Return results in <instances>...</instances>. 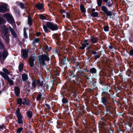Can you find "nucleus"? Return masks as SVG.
I'll use <instances>...</instances> for the list:
<instances>
[{"instance_id": "7ed1b4c3", "label": "nucleus", "mask_w": 133, "mask_h": 133, "mask_svg": "<svg viewBox=\"0 0 133 133\" xmlns=\"http://www.w3.org/2000/svg\"><path fill=\"white\" fill-rule=\"evenodd\" d=\"M43 28L45 32L48 33L49 31L48 28L51 31H54L58 30L59 27L57 24L53 22L48 21L46 22V25H43Z\"/></svg>"}, {"instance_id": "9d476101", "label": "nucleus", "mask_w": 133, "mask_h": 133, "mask_svg": "<svg viewBox=\"0 0 133 133\" xmlns=\"http://www.w3.org/2000/svg\"><path fill=\"white\" fill-rule=\"evenodd\" d=\"M21 52L22 57L23 58L25 59H27L28 57L29 49H22Z\"/></svg>"}, {"instance_id": "e2e57ef3", "label": "nucleus", "mask_w": 133, "mask_h": 133, "mask_svg": "<svg viewBox=\"0 0 133 133\" xmlns=\"http://www.w3.org/2000/svg\"><path fill=\"white\" fill-rule=\"evenodd\" d=\"M4 126V124H2L1 125H0V129H2L3 130L4 129H3V127ZM0 131H2V130H0Z\"/></svg>"}, {"instance_id": "2f4dec72", "label": "nucleus", "mask_w": 133, "mask_h": 133, "mask_svg": "<svg viewBox=\"0 0 133 133\" xmlns=\"http://www.w3.org/2000/svg\"><path fill=\"white\" fill-rule=\"evenodd\" d=\"M2 70L4 72V73L7 75H9L10 74V72L6 68H4Z\"/></svg>"}, {"instance_id": "5701e85b", "label": "nucleus", "mask_w": 133, "mask_h": 133, "mask_svg": "<svg viewBox=\"0 0 133 133\" xmlns=\"http://www.w3.org/2000/svg\"><path fill=\"white\" fill-rule=\"evenodd\" d=\"M10 30L11 34L13 36L14 38L16 37H17V34H16L15 30L11 28H10Z\"/></svg>"}, {"instance_id": "de8ad7c7", "label": "nucleus", "mask_w": 133, "mask_h": 133, "mask_svg": "<svg viewBox=\"0 0 133 133\" xmlns=\"http://www.w3.org/2000/svg\"><path fill=\"white\" fill-rule=\"evenodd\" d=\"M26 103V104L27 105H30V100L28 98L27 100L25 101Z\"/></svg>"}, {"instance_id": "37998d69", "label": "nucleus", "mask_w": 133, "mask_h": 133, "mask_svg": "<svg viewBox=\"0 0 133 133\" xmlns=\"http://www.w3.org/2000/svg\"><path fill=\"white\" fill-rule=\"evenodd\" d=\"M5 40L6 43L8 44L9 42V36L5 37Z\"/></svg>"}, {"instance_id": "6e6552de", "label": "nucleus", "mask_w": 133, "mask_h": 133, "mask_svg": "<svg viewBox=\"0 0 133 133\" xmlns=\"http://www.w3.org/2000/svg\"><path fill=\"white\" fill-rule=\"evenodd\" d=\"M69 74L71 78H75V79L73 80V82L75 83V84H77L80 85L81 83V82H77V78L78 77V75H77V73L75 72V70L74 71L71 70L70 69L68 71Z\"/></svg>"}, {"instance_id": "c03bdc74", "label": "nucleus", "mask_w": 133, "mask_h": 133, "mask_svg": "<svg viewBox=\"0 0 133 133\" xmlns=\"http://www.w3.org/2000/svg\"><path fill=\"white\" fill-rule=\"evenodd\" d=\"M8 81L9 83V84L10 86H12L14 85V82L13 81L10 79Z\"/></svg>"}, {"instance_id": "0e129e2a", "label": "nucleus", "mask_w": 133, "mask_h": 133, "mask_svg": "<svg viewBox=\"0 0 133 133\" xmlns=\"http://www.w3.org/2000/svg\"><path fill=\"white\" fill-rule=\"evenodd\" d=\"M41 34V33L40 32H37L36 33V35L38 37Z\"/></svg>"}, {"instance_id": "a18cd8bd", "label": "nucleus", "mask_w": 133, "mask_h": 133, "mask_svg": "<svg viewBox=\"0 0 133 133\" xmlns=\"http://www.w3.org/2000/svg\"><path fill=\"white\" fill-rule=\"evenodd\" d=\"M0 74L1 75L2 77H3L4 78L5 77V76L6 75H7L6 74H5L2 71L0 72Z\"/></svg>"}, {"instance_id": "20e7f679", "label": "nucleus", "mask_w": 133, "mask_h": 133, "mask_svg": "<svg viewBox=\"0 0 133 133\" xmlns=\"http://www.w3.org/2000/svg\"><path fill=\"white\" fill-rule=\"evenodd\" d=\"M32 81L31 87L30 83H29L28 84L27 88H30L31 90H33V89L36 88L37 87V89H39V87L43 86V81H41L39 79L36 80L35 78H34L32 79Z\"/></svg>"}, {"instance_id": "49530a36", "label": "nucleus", "mask_w": 133, "mask_h": 133, "mask_svg": "<svg viewBox=\"0 0 133 133\" xmlns=\"http://www.w3.org/2000/svg\"><path fill=\"white\" fill-rule=\"evenodd\" d=\"M19 5L20 6L21 8L22 9H24V4L20 2L19 3Z\"/></svg>"}, {"instance_id": "393cba45", "label": "nucleus", "mask_w": 133, "mask_h": 133, "mask_svg": "<svg viewBox=\"0 0 133 133\" xmlns=\"http://www.w3.org/2000/svg\"><path fill=\"white\" fill-rule=\"evenodd\" d=\"M26 114L27 116L30 119L32 118L33 115V113L32 111L28 110L26 112Z\"/></svg>"}, {"instance_id": "603ef678", "label": "nucleus", "mask_w": 133, "mask_h": 133, "mask_svg": "<svg viewBox=\"0 0 133 133\" xmlns=\"http://www.w3.org/2000/svg\"><path fill=\"white\" fill-rule=\"evenodd\" d=\"M129 54L130 56H133V49L130 50Z\"/></svg>"}, {"instance_id": "1a4fd4ad", "label": "nucleus", "mask_w": 133, "mask_h": 133, "mask_svg": "<svg viewBox=\"0 0 133 133\" xmlns=\"http://www.w3.org/2000/svg\"><path fill=\"white\" fill-rule=\"evenodd\" d=\"M16 117L17 118L18 123L19 124H23V121L22 119L23 117L20 112V109L19 107L17 108L16 111Z\"/></svg>"}, {"instance_id": "680f3d73", "label": "nucleus", "mask_w": 133, "mask_h": 133, "mask_svg": "<svg viewBox=\"0 0 133 133\" xmlns=\"http://www.w3.org/2000/svg\"><path fill=\"white\" fill-rule=\"evenodd\" d=\"M91 52H92V54H94V55H95L96 54H97V52L96 51H94V50H92L91 51Z\"/></svg>"}, {"instance_id": "5fc2aeb1", "label": "nucleus", "mask_w": 133, "mask_h": 133, "mask_svg": "<svg viewBox=\"0 0 133 133\" xmlns=\"http://www.w3.org/2000/svg\"><path fill=\"white\" fill-rule=\"evenodd\" d=\"M14 10L15 13L18 15H19V10L18 9H14Z\"/></svg>"}, {"instance_id": "72a5a7b5", "label": "nucleus", "mask_w": 133, "mask_h": 133, "mask_svg": "<svg viewBox=\"0 0 133 133\" xmlns=\"http://www.w3.org/2000/svg\"><path fill=\"white\" fill-rule=\"evenodd\" d=\"M26 29L24 28L23 29L24 30V33H23V35L24 38L25 39H26L28 38V36L27 35V34L26 31Z\"/></svg>"}, {"instance_id": "7c9ffc66", "label": "nucleus", "mask_w": 133, "mask_h": 133, "mask_svg": "<svg viewBox=\"0 0 133 133\" xmlns=\"http://www.w3.org/2000/svg\"><path fill=\"white\" fill-rule=\"evenodd\" d=\"M22 98H20L17 99V104L20 105L19 106V107H21L22 104Z\"/></svg>"}, {"instance_id": "c756f323", "label": "nucleus", "mask_w": 133, "mask_h": 133, "mask_svg": "<svg viewBox=\"0 0 133 133\" xmlns=\"http://www.w3.org/2000/svg\"><path fill=\"white\" fill-rule=\"evenodd\" d=\"M94 48H95V50L96 51H97L101 48V45L99 44H97L96 45H94Z\"/></svg>"}, {"instance_id": "4be33fe9", "label": "nucleus", "mask_w": 133, "mask_h": 133, "mask_svg": "<svg viewBox=\"0 0 133 133\" xmlns=\"http://www.w3.org/2000/svg\"><path fill=\"white\" fill-rule=\"evenodd\" d=\"M35 60V59L32 57H31L29 59V63L30 67H32L33 66Z\"/></svg>"}, {"instance_id": "79ce46f5", "label": "nucleus", "mask_w": 133, "mask_h": 133, "mask_svg": "<svg viewBox=\"0 0 133 133\" xmlns=\"http://www.w3.org/2000/svg\"><path fill=\"white\" fill-rule=\"evenodd\" d=\"M40 41V39L39 38H36L34 40L33 43L35 44V43H38Z\"/></svg>"}, {"instance_id": "09e8293b", "label": "nucleus", "mask_w": 133, "mask_h": 133, "mask_svg": "<svg viewBox=\"0 0 133 133\" xmlns=\"http://www.w3.org/2000/svg\"><path fill=\"white\" fill-rule=\"evenodd\" d=\"M44 48L46 50L48 51H49V50H51V49H49L48 46L47 45H45L44 46ZM50 48L51 49V48L50 47Z\"/></svg>"}, {"instance_id": "dca6fc26", "label": "nucleus", "mask_w": 133, "mask_h": 133, "mask_svg": "<svg viewBox=\"0 0 133 133\" xmlns=\"http://www.w3.org/2000/svg\"><path fill=\"white\" fill-rule=\"evenodd\" d=\"M36 8H37L38 10H42L40 11L41 12H42L44 11V8L43 6V5L40 3H38L36 6Z\"/></svg>"}, {"instance_id": "c85d7f7f", "label": "nucleus", "mask_w": 133, "mask_h": 133, "mask_svg": "<svg viewBox=\"0 0 133 133\" xmlns=\"http://www.w3.org/2000/svg\"><path fill=\"white\" fill-rule=\"evenodd\" d=\"M91 16L93 17H97L98 15V13L97 12H94L91 14Z\"/></svg>"}, {"instance_id": "9b49d317", "label": "nucleus", "mask_w": 133, "mask_h": 133, "mask_svg": "<svg viewBox=\"0 0 133 133\" xmlns=\"http://www.w3.org/2000/svg\"><path fill=\"white\" fill-rule=\"evenodd\" d=\"M4 16L10 23H14V21L13 17L9 14H5Z\"/></svg>"}, {"instance_id": "8fccbe9b", "label": "nucleus", "mask_w": 133, "mask_h": 133, "mask_svg": "<svg viewBox=\"0 0 133 133\" xmlns=\"http://www.w3.org/2000/svg\"><path fill=\"white\" fill-rule=\"evenodd\" d=\"M94 59L95 60H97V58H99L100 57V55H94Z\"/></svg>"}, {"instance_id": "e433bc0d", "label": "nucleus", "mask_w": 133, "mask_h": 133, "mask_svg": "<svg viewBox=\"0 0 133 133\" xmlns=\"http://www.w3.org/2000/svg\"><path fill=\"white\" fill-rule=\"evenodd\" d=\"M40 18L41 20H45L46 19V17L44 16L43 14H40L39 15Z\"/></svg>"}, {"instance_id": "bf43d9fd", "label": "nucleus", "mask_w": 133, "mask_h": 133, "mask_svg": "<svg viewBox=\"0 0 133 133\" xmlns=\"http://www.w3.org/2000/svg\"><path fill=\"white\" fill-rule=\"evenodd\" d=\"M1 46L2 48H3L4 47V45L3 44L2 42H0V46Z\"/></svg>"}, {"instance_id": "69168bd1", "label": "nucleus", "mask_w": 133, "mask_h": 133, "mask_svg": "<svg viewBox=\"0 0 133 133\" xmlns=\"http://www.w3.org/2000/svg\"><path fill=\"white\" fill-rule=\"evenodd\" d=\"M113 48V47L110 44V45L108 46V49H111Z\"/></svg>"}, {"instance_id": "a211bd4d", "label": "nucleus", "mask_w": 133, "mask_h": 133, "mask_svg": "<svg viewBox=\"0 0 133 133\" xmlns=\"http://www.w3.org/2000/svg\"><path fill=\"white\" fill-rule=\"evenodd\" d=\"M15 94L17 96H19L20 94V90L19 88L17 86H16L14 88Z\"/></svg>"}, {"instance_id": "f3484780", "label": "nucleus", "mask_w": 133, "mask_h": 133, "mask_svg": "<svg viewBox=\"0 0 133 133\" xmlns=\"http://www.w3.org/2000/svg\"><path fill=\"white\" fill-rule=\"evenodd\" d=\"M8 55V51L4 50L2 54H0V57H2L3 59L4 60L6 58Z\"/></svg>"}, {"instance_id": "864d4df0", "label": "nucleus", "mask_w": 133, "mask_h": 133, "mask_svg": "<svg viewBox=\"0 0 133 133\" xmlns=\"http://www.w3.org/2000/svg\"><path fill=\"white\" fill-rule=\"evenodd\" d=\"M45 105L46 106L48 110H50L51 109V107L50 106L49 104L47 103H46Z\"/></svg>"}, {"instance_id": "cd10ccee", "label": "nucleus", "mask_w": 133, "mask_h": 133, "mask_svg": "<svg viewBox=\"0 0 133 133\" xmlns=\"http://www.w3.org/2000/svg\"><path fill=\"white\" fill-rule=\"evenodd\" d=\"M24 65V64L22 63L19 64L18 66V70L20 72H21L23 69Z\"/></svg>"}, {"instance_id": "ea45409f", "label": "nucleus", "mask_w": 133, "mask_h": 133, "mask_svg": "<svg viewBox=\"0 0 133 133\" xmlns=\"http://www.w3.org/2000/svg\"><path fill=\"white\" fill-rule=\"evenodd\" d=\"M23 129V128L22 127L19 128L17 129L16 131L17 133H21Z\"/></svg>"}, {"instance_id": "f03ea898", "label": "nucleus", "mask_w": 133, "mask_h": 133, "mask_svg": "<svg viewBox=\"0 0 133 133\" xmlns=\"http://www.w3.org/2000/svg\"><path fill=\"white\" fill-rule=\"evenodd\" d=\"M84 67L85 68L82 70L78 72L79 74V75H78V77L77 78V82H81V84L82 83L83 80L85 79L86 81L88 80L89 81V84H90L91 83V81L90 80V78L88 76V74L87 73V72H89L88 69L87 68V66L85 65L84 66Z\"/></svg>"}, {"instance_id": "13d9d810", "label": "nucleus", "mask_w": 133, "mask_h": 133, "mask_svg": "<svg viewBox=\"0 0 133 133\" xmlns=\"http://www.w3.org/2000/svg\"><path fill=\"white\" fill-rule=\"evenodd\" d=\"M74 105L75 106L78 110H80V108L79 107H78V106H77V103H74Z\"/></svg>"}, {"instance_id": "3c124183", "label": "nucleus", "mask_w": 133, "mask_h": 133, "mask_svg": "<svg viewBox=\"0 0 133 133\" xmlns=\"http://www.w3.org/2000/svg\"><path fill=\"white\" fill-rule=\"evenodd\" d=\"M25 91H26V93L27 94H30V90L28 88H26Z\"/></svg>"}, {"instance_id": "2eb2a0df", "label": "nucleus", "mask_w": 133, "mask_h": 133, "mask_svg": "<svg viewBox=\"0 0 133 133\" xmlns=\"http://www.w3.org/2000/svg\"><path fill=\"white\" fill-rule=\"evenodd\" d=\"M8 11L7 6L4 5H2L0 6V12L4 13Z\"/></svg>"}, {"instance_id": "4468645a", "label": "nucleus", "mask_w": 133, "mask_h": 133, "mask_svg": "<svg viewBox=\"0 0 133 133\" xmlns=\"http://www.w3.org/2000/svg\"><path fill=\"white\" fill-rule=\"evenodd\" d=\"M102 1L103 2L106 3V6L108 7H112L113 3L111 0H102Z\"/></svg>"}, {"instance_id": "412c9836", "label": "nucleus", "mask_w": 133, "mask_h": 133, "mask_svg": "<svg viewBox=\"0 0 133 133\" xmlns=\"http://www.w3.org/2000/svg\"><path fill=\"white\" fill-rule=\"evenodd\" d=\"M28 23L29 26L31 25L32 24V18L30 14L28 15Z\"/></svg>"}, {"instance_id": "6ab92c4d", "label": "nucleus", "mask_w": 133, "mask_h": 133, "mask_svg": "<svg viewBox=\"0 0 133 133\" xmlns=\"http://www.w3.org/2000/svg\"><path fill=\"white\" fill-rule=\"evenodd\" d=\"M89 74H96L97 72L96 69L95 68H91L89 70L88 69Z\"/></svg>"}, {"instance_id": "423d86ee", "label": "nucleus", "mask_w": 133, "mask_h": 133, "mask_svg": "<svg viewBox=\"0 0 133 133\" xmlns=\"http://www.w3.org/2000/svg\"><path fill=\"white\" fill-rule=\"evenodd\" d=\"M38 61L40 66L44 65L46 64L45 61H49L50 58L49 56L45 54H42L38 56Z\"/></svg>"}, {"instance_id": "ddd939ff", "label": "nucleus", "mask_w": 133, "mask_h": 133, "mask_svg": "<svg viewBox=\"0 0 133 133\" xmlns=\"http://www.w3.org/2000/svg\"><path fill=\"white\" fill-rule=\"evenodd\" d=\"M90 37V40L92 44H94L98 42L99 39L98 37H96L95 36H91Z\"/></svg>"}, {"instance_id": "338daca9", "label": "nucleus", "mask_w": 133, "mask_h": 133, "mask_svg": "<svg viewBox=\"0 0 133 133\" xmlns=\"http://www.w3.org/2000/svg\"><path fill=\"white\" fill-rule=\"evenodd\" d=\"M91 48L90 46H87V48L86 49L87 50H90L91 49Z\"/></svg>"}, {"instance_id": "f257e3e1", "label": "nucleus", "mask_w": 133, "mask_h": 133, "mask_svg": "<svg viewBox=\"0 0 133 133\" xmlns=\"http://www.w3.org/2000/svg\"><path fill=\"white\" fill-rule=\"evenodd\" d=\"M111 98L110 95L108 92L103 91L102 93L100 102L105 106L107 113H112L113 108L110 102Z\"/></svg>"}, {"instance_id": "6e6d98bb", "label": "nucleus", "mask_w": 133, "mask_h": 133, "mask_svg": "<svg viewBox=\"0 0 133 133\" xmlns=\"http://www.w3.org/2000/svg\"><path fill=\"white\" fill-rule=\"evenodd\" d=\"M6 75L5 76V77L4 78L7 81H8L10 79L9 76L7 75Z\"/></svg>"}, {"instance_id": "f704fd0d", "label": "nucleus", "mask_w": 133, "mask_h": 133, "mask_svg": "<svg viewBox=\"0 0 133 133\" xmlns=\"http://www.w3.org/2000/svg\"><path fill=\"white\" fill-rule=\"evenodd\" d=\"M116 133H126L125 131L120 128H117L116 130Z\"/></svg>"}, {"instance_id": "58836bf2", "label": "nucleus", "mask_w": 133, "mask_h": 133, "mask_svg": "<svg viewBox=\"0 0 133 133\" xmlns=\"http://www.w3.org/2000/svg\"><path fill=\"white\" fill-rule=\"evenodd\" d=\"M8 29H5L4 30V36L5 37L9 36L8 35Z\"/></svg>"}, {"instance_id": "f8f14e48", "label": "nucleus", "mask_w": 133, "mask_h": 133, "mask_svg": "<svg viewBox=\"0 0 133 133\" xmlns=\"http://www.w3.org/2000/svg\"><path fill=\"white\" fill-rule=\"evenodd\" d=\"M62 96L63 97L62 99V102L63 104L66 105H68L69 103V102L68 101V99L64 97V96H66V95L64 92H63V94Z\"/></svg>"}, {"instance_id": "aec40b11", "label": "nucleus", "mask_w": 133, "mask_h": 133, "mask_svg": "<svg viewBox=\"0 0 133 133\" xmlns=\"http://www.w3.org/2000/svg\"><path fill=\"white\" fill-rule=\"evenodd\" d=\"M81 45L82 46L79 47V49L81 50L84 49L85 48L87 47V46H88L89 45V44L88 42L82 43Z\"/></svg>"}, {"instance_id": "a19ab883", "label": "nucleus", "mask_w": 133, "mask_h": 133, "mask_svg": "<svg viewBox=\"0 0 133 133\" xmlns=\"http://www.w3.org/2000/svg\"><path fill=\"white\" fill-rule=\"evenodd\" d=\"M96 82L95 81H94L92 82L93 87L94 89H96L97 88L96 84Z\"/></svg>"}, {"instance_id": "052dcab7", "label": "nucleus", "mask_w": 133, "mask_h": 133, "mask_svg": "<svg viewBox=\"0 0 133 133\" xmlns=\"http://www.w3.org/2000/svg\"><path fill=\"white\" fill-rule=\"evenodd\" d=\"M90 41V40L89 39H84V40L83 41V42H84L83 43L88 42L89 41Z\"/></svg>"}, {"instance_id": "c9c22d12", "label": "nucleus", "mask_w": 133, "mask_h": 133, "mask_svg": "<svg viewBox=\"0 0 133 133\" xmlns=\"http://www.w3.org/2000/svg\"><path fill=\"white\" fill-rule=\"evenodd\" d=\"M5 21L2 17H0V24H2L5 23Z\"/></svg>"}, {"instance_id": "bb28decb", "label": "nucleus", "mask_w": 133, "mask_h": 133, "mask_svg": "<svg viewBox=\"0 0 133 133\" xmlns=\"http://www.w3.org/2000/svg\"><path fill=\"white\" fill-rule=\"evenodd\" d=\"M80 9L81 12L83 14H85L86 11L84 6L83 4H81L80 6Z\"/></svg>"}, {"instance_id": "0eeeda50", "label": "nucleus", "mask_w": 133, "mask_h": 133, "mask_svg": "<svg viewBox=\"0 0 133 133\" xmlns=\"http://www.w3.org/2000/svg\"><path fill=\"white\" fill-rule=\"evenodd\" d=\"M60 59V65L64 68V70L67 69L68 66L69 65L70 62L68 58L65 56L62 57Z\"/></svg>"}, {"instance_id": "473e14b6", "label": "nucleus", "mask_w": 133, "mask_h": 133, "mask_svg": "<svg viewBox=\"0 0 133 133\" xmlns=\"http://www.w3.org/2000/svg\"><path fill=\"white\" fill-rule=\"evenodd\" d=\"M103 28L105 31L107 32L109 31V26L108 24L107 25H104Z\"/></svg>"}, {"instance_id": "774afa93", "label": "nucleus", "mask_w": 133, "mask_h": 133, "mask_svg": "<svg viewBox=\"0 0 133 133\" xmlns=\"http://www.w3.org/2000/svg\"><path fill=\"white\" fill-rule=\"evenodd\" d=\"M109 133H113V131L111 129H110L109 130Z\"/></svg>"}, {"instance_id": "a878e982", "label": "nucleus", "mask_w": 133, "mask_h": 133, "mask_svg": "<svg viewBox=\"0 0 133 133\" xmlns=\"http://www.w3.org/2000/svg\"><path fill=\"white\" fill-rule=\"evenodd\" d=\"M22 78L23 81H25L27 79L28 77L27 75L26 74H22Z\"/></svg>"}, {"instance_id": "4c0bfd02", "label": "nucleus", "mask_w": 133, "mask_h": 133, "mask_svg": "<svg viewBox=\"0 0 133 133\" xmlns=\"http://www.w3.org/2000/svg\"><path fill=\"white\" fill-rule=\"evenodd\" d=\"M54 35H55V38L57 39L58 41H59L61 39L59 36L57 34H55Z\"/></svg>"}, {"instance_id": "4d7b16f0", "label": "nucleus", "mask_w": 133, "mask_h": 133, "mask_svg": "<svg viewBox=\"0 0 133 133\" xmlns=\"http://www.w3.org/2000/svg\"><path fill=\"white\" fill-rule=\"evenodd\" d=\"M65 14H66V17L67 18H69L70 17V15L69 13L68 12H66Z\"/></svg>"}, {"instance_id": "39448f33", "label": "nucleus", "mask_w": 133, "mask_h": 133, "mask_svg": "<svg viewBox=\"0 0 133 133\" xmlns=\"http://www.w3.org/2000/svg\"><path fill=\"white\" fill-rule=\"evenodd\" d=\"M102 0H97V3L98 6L101 7V10L104 12V15H105L107 17H110V18L112 15V14L111 12L108 10L105 6L102 5Z\"/></svg>"}, {"instance_id": "b1692460", "label": "nucleus", "mask_w": 133, "mask_h": 133, "mask_svg": "<svg viewBox=\"0 0 133 133\" xmlns=\"http://www.w3.org/2000/svg\"><path fill=\"white\" fill-rule=\"evenodd\" d=\"M42 96V93L41 92H39L37 95V96L36 98V100L38 101H40L43 98Z\"/></svg>"}]
</instances>
